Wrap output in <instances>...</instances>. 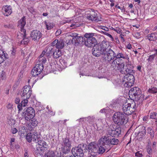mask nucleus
I'll list each match as a JSON object with an SVG mask.
<instances>
[{
  "label": "nucleus",
  "instance_id": "21",
  "mask_svg": "<svg viewBox=\"0 0 157 157\" xmlns=\"http://www.w3.org/2000/svg\"><path fill=\"white\" fill-rule=\"evenodd\" d=\"M97 43V40L95 38V40H93L89 39V40H85L84 44L88 47H92L96 45Z\"/></svg>",
  "mask_w": 157,
  "mask_h": 157
},
{
  "label": "nucleus",
  "instance_id": "61",
  "mask_svg": "<svg viewBox=\"0 0 157 157\" xmlns=\"http://www.w3.org/2000/svg\"><path fill=\"white\" fill-rule=\"evenodd\" d=\"M84 119L85 120V118H80L79 119L77 120V121H78L79 122H81L82 121H83Z\"/></svg>",
  "mask_w": 157,
  "mask_h": 157
},
{
  "label": "nucleus",
  "instance_id": "62",
  "mask_svg": "<svg viewBox=\"0 0 157 157\" xmlns=\"http://www.w3.org/2000/svg\"><path fill=\"white\" fill-rule=\"evenodd\" d=\"M20 101V99L18 98H16L15 100V103L17 104H18Z\"/></svg>",
  "mask_w": 157,
  "mask_h": 157
},
{
  "label": "nucleus",
  "instance_id": "22",
  "mask_svg": "<svg viewBox=\"0 0 157 157\" xmlns=\"http://www.w3.org/2000/svg\"><path fill=\"white\" fill-rule=\"evenodd\" d=\"M134 66L131 63L127 64L125 68L124 74H131L133 71Z\"/></svg>",
  "mask_w": 157,
  "mask_h": 157
},
{
  "label": "nucleus",
  "instance_id": "59",
  "mask_svg": "<svg viewBox=\"0 0 157 157\" xmlns=\"http://www.w3.org/2000/svg\"><path fill=\"white\" fill-rule=\"evenodd\" d=\"M149 30L147 29L144 30V33L145 35H147L149 33Z\"/></svg>",
  "mask_w": 157,
  "mask_h": 157
},
{
  "label": "nucleus",
  "instance_id": "2",
  "mask_svg": "<svg viewBox=\"0 0 157 157\" xmlns=\"http://www.w3.org/2000/svg\"><path fill=\"white\" fill-rule=\"evenodd\" d=\"M106 48V51L104 53L103 57L105 60L111 65L112 68H115L116 67V64L114 63L113 62L114 60H115V58H116V54L113 50L108 48L107 43Z\"/></svg>",
  "mask_w": 157,
  "mask_h": 157
},
{
  "label": "nucleus",
  "instance_id": "63",
  "mask_svg": "<svg viewBox=\"0 0 157 157\" xmlns=\"http://www.w3.org/2000/svg\"><path fill=\"white\" fill-rule=\"evenodd\" d=\"M46 52H45V51H43L42 53L40 55V57H43V56H44V55H45V54Z\"/></svg>",
  "mask_w": 157,
  "mask_h": 157
},
{
  "label": "nucleus",
  "instance_id": "16",
  "mask_svg": "<svg viewBox=\"0 0 157 157\" xmlns=\"http://www.w3.org/2000/svg\"><path fill=\"white\" fill-rule=\"evenodd\" d=\"M109 136H106V134L105 136H102L98 140L100 145H103V146H105L106 145L109 146Z\"/></svg>",
  "mask_w": 157,
  "mask_h": 157
},
{
  "label": "nucleus",
  "instance_id": "15",
  "mask_svg": "<svg viewBox=\"0 0 157 157\" xmlns=\"http://www.w3.org/2000/svg\"><path fill=\"white\" fill-rule=\"evenodd\" d=\"M52 46H55L57 49H62L64 46V42L62 40H55L52 44Z\"/></svg>",
  "mask_w": 157,
  "mask_h": 157
},
{
  "label": "nucleus",
  "instance_id": "7",
  "mask_svg": "<svg viewBox=\"0 0 157 157\" xmlns=\"http://www.w3.org/2000/svg\"><path fill=\"white\" fill-rule=\"evenodd\" d=\"M121 131V128H114L112 126H110L108 128L106 132V136L117 137L120 134Z\"/></svg>",
  "mask_w": 157,
  "mask_h": 157
},
{
  "label": "nucleus",
  "instance_id": "6",
  "mask_svg": "<svg viewBox=\"0 0 157 157\" xmlns=\"http://www.w3.org/2000/svg\"><path fill=\"white\" fill-rule=\"evenodd\" d=\"M135 103H125L122 106V110L124 114L127 115H129L132 114L136 110Z\"/></svg>",
  "mask_w": 157,
  "mask_h": 157
},
{
  "label": "nucleus",
  "instance_id": "19",
  "mask_svg": "<svg viewBox=\"0 0 157 157\" xmlns=\"http://www.w3.org/2000/svg\"><path fill=\"white\" fill-rule=\"evenodd\" d=\"M2 12L4 16H8L12 13L11 7L10 6H3L2 9Z\"/></svg>",
  "mask_w": 157,
  "mask_h": 157
},
{
  "label": "nucleus",
  "instance_id": "1",
  "mask_svg": "<svg viewBox=\"0 0 157 157\" xmlns=\"http://www.w3.org/2000/svg\"><path fill=\"white\" fill-rule=\"evenodd\" d=\"M111 149L108 145L105 146L98 144L95 142L90 143L88 147V153L87 157H96L97 153L102 154L106 151L107 152Z\"/></svg>",
  "mask_w": 157,
  "mask_h": 157
},
{
  "label": "nucleus",
  "instance_id": "54",
  "mask_svg": "<svg viewBox=\"0 0 157 157\" xmlns=\"http://www.w3.org/2000/svg\"><path fill=\"white\" fill-rule=\"evenodd\" d=\"M61 33V30L60 29H59L56 32L55 34L56 36H57Z\"/></svg>",
  "mask_w": 157,
  "mask_h": 157
},
{
  "label": "nucleus",
  "instance_id": "29",
  "mask_svg": "<svg viewBox=\"0 0 157 157\" xmlns=\"http://www.w3.org/2000/svg\"><path fill=\"white\" fill-rule=\"evenodd\" d=\"M146 38L150 41H155L156 40V34L155 33H153L148 35L146 36Z\"/></svg>",
  "mask_w": 157,
  "mask_h": 157
},
{
  "label": "nucleus",
  "instance_id": "42",
  "mask_svg": "<svg viewBox=\"0 0 157 157\" xmlns=\"http://www.w3.org/2000/svg\"><path fill=\"white\" fill-rule=\"evenodd\" d=\"M95 120V118L94 117H87L85 118V120H86L89 122L91 123L94 122Z\"/></svg>",
  "mask_w": 157,
  "mask_h": 157
},
{
  "label": "nucleus",
  "instance_id": "5",
  "mask_svg": "<svg viewBox=\"0 0 157 157\" xmlns=\"http://www.w3.org/2000/svg\"><path fill=\"white\" fill-rule=\"evenodd\" d=\"M35 141L38 143L36 145L37 149L38 150L42 151H43L45 150L47 147V145L46 142L44 140H41V138L39 136H38L37 133H35L34 134Z\"/></svg>",
  "mask_w": 157,
  "mask_h": 157
},
{
  "label": "nucleus",
  "instance_id": "50",
  "mask_svg": "<svg viewBox=\"0 0 157 157\" xmlns=\"http://www.w3.org/2000/svg\"><path fill=\"white\" fill-rule=\"evenodd\" d=\"M135 156L137 157H141L143 155L141 151H138L136 153Z\"/></svg>",
  "mask_w": 157,
  "mask_h": 157
},
{
  "label": "nucleus",
  "instance_id": "47",
  "mask_svg": "<svg viewBox=\"0 0 157 157\" xmlns=\"http://www.w3.org/2000/svg\"><path fill=\"white\" fill-rule=\"evenodd\" d=\"M4 26L5 28L8 29H12L14 28L13 25L12 24L4 25Z\"/></svg>",
  "mask_w": 157,
  "mask_h": 157
},
{
  "label": "nucleus",
  "instance_id": "51",
  "mask_svg": "<svg viewBox=\"0 0 157 157\" xmlns=\"http://www.w3.org/2000/svg\"><path fill=\"white\" fill-rule=\"evenodd\" d=\"M32 125H33V128H34L35 126H36L37 124V121H33V120L31 121V122L30 123Z\"/></svg>",
  "mask_w": 157,
  "mask_h": 157
},
{
  "label": "nucleus",
  "instance_id": "13",
  "mask_svg": "<svg viewBox=\"0 0 157 157\" xmlns=\"http://www.w3.org/2000/svg\"><path fill=\"white\" fill-rule=\"evenodd\" d=\"M124 76L123 82L125 86L128 87L132 85V82L133 81L134 76L131 74H126Z\"/></svg>",
  "mask_w": 157,
  "mask_h": 157
},
{
  "label": "nucleus",
  "instance_id": "38",
  "mask_svg": "<svg viewBox=\"0 0 157 157\" xmlns=\"http://www.w3.org/2000/svg\"><path fill=\"white\" fill-rule=\"evenodd\" d=\"M31 74L33 76H36L40 74V73L39 72L37 68L34 67L31 72Z\"/></svg>",
  "mask_w": 157,
  "mask_h": 157
},
{
  "label": "nucleus",
  "instance_id": "23",
  "mask_svg": "<svg viewBox=\"0 0 157 157\" xmlns=\"http://www.w3.org/2000/svg\"><path fill=\"white\" fill-rule=\"evenodd\" d=\"M120 62H117V63L116 65V67L114 68V69H117L122 74L125 73V68L124 64L123 63H120Z\"/></svg>",
  "mask_w": 157,
  "mask_h": 157
},
{
  "label": "nucleus",
  "instance_id": "39",
  "mask_svg": "<svg viewBox=\"0 0 157 157\" xmlns=\"http://www.w3.org/2000/svg\"><path fill=\"white\" fill-rule=\"evenodd\" d=\"M150 93L155 94L157 93V88L155 87H151L148 91Z\"/></svg>",
  "mask_w": 157,
  "mask_h": 157
},
{
  "label": "nucleus",
  "instance_id": "60",
  "mask_svg": "<svg viewBox=\"0 0 157 157\" xmlns=\"http://www.w3.org/2000/svg\"><path fill=\"white\" fill-rule=\"evenodd\" d=\"M12 104L9 103L7 106V108L8 109H11L12 108Z\"/></svg>",
  "mask_w": 157,
  "mask_h": 157
},
{
  "label": "nucleus",
  "instance_id": "44",
  "mask_svg": "<svg viewBox=\"0 0 157 157\" xmlns=\"http://www.w3.org/2000/svg\"><path fill=\"white\" fill-rule=\"evenodd\" d=\"M23 99L21 102V106L25 107L26 106L28 102V99L22 98Z\"/></svg>",
  "mask_w": 157,
  "mask_h": 157
},
{
  "label": "nucleus",
  "instance_id": "4",
  "mask_svg": "<svg viewBox=\"0 0 157 157\" xmlns=\"http://www.w3.org/2000/svg\"><path fill=\"white\" fill-rule=\"evenodd\" d=\"M106 42L104 40L101 43L94 46L92 51L93 55L96 57H99L101 55H103L106 51Z\"/></svg>",
  "mask_w": 157,
  "mask_h": 157
},
{
  "label": "nucleus",
  "instance_id": "53",
  "mask_svg": "<svg viewBox=\"0 0 157 157\" xmlns=\"http://www.w3.org/2000/svg\"><path fill=\"white\" fill-rule=\"evenodd\" d=\"M147 151L149 154H151L152 152V150L151 148L150 147H148L147 149Z\"/></svg>",
  "mask_w": 157,
  "mask_h": 157
},
{
  "label": "nucleus",
  "instance_id": "55",
  "mask_svg": "<svg viewBox=\"0 0 157 157\" xmlns=\"http://www.w3.org/2000/svg\"><path fill=\"white\" fill-rule=\"evenodd\" d=\"M101 28L103 30L106 31H108L109 30L108 28L105 26H102Z\"/></svg>",
  "mask_w": 157,
  "mask_h": 157
},
{
  "label": "nucleus",
  "instance_id": "40",
  "mask_svg": "<svg viewBox=\"0 0 157 157\" xmlns=\"http://www.w3.org/2000/svg\"><path fill=\"white\" fill-rule=\"evenodd\" d=\"M150 118L151 119H157V113L155 112H152L150 114Z\"/></svg>",
  "mask_w": 157,
  "mask_h": 157
},
{
  "label": "nucleus",
  "instance_id": "25",
  "mask_svg": "<svg viewBox=\"0 0 157 157\" xmlns=\"http://www.w3.org/2000/svg\"><path fill=\"white\" fill-rule=\"evenodd\" d=\"M24 113L31 116V117H34L35 116V112L33 108L32 107H29L27 108Z\"/></svg>",
  "mask_w": 157,
  "mask_h": 157
},
{
  "label": "nucleus",
  "instance_id": "33",
  "mask_svg": "<svg viewBox=\"0 0 157 157\" xmlns=\"http://www.w3.org/2000/svg\"><path fill=\"white\" fill-rule=\"evenodd\" d=\"M44 23L48 30H50L53 27L54 25L53 23L47 21H45L44 22Z\"/></svg>",
  "mask_w": 157,
  "mask_h": 157
},
{
  "label": "nucleus",
  "instance_id": "45",
  "mask_svg": "<svg viewBox=\"0 0 157 157\" xmlns=\"http://www.w3.org/2000/svg\"><path fill=\"white\" fill-rule=\"evenodd\" d=\"M46 59L45 57H39L38 59L39 63H45L46 61Z\"/></svg>",
  "mask_w": 157,
  "mask_h": 157
},
{
  "label": "nucleus",
  "instance_id": "30",
  "mask_svg": "<svg viewBox=\"0 0 157 157\" xmlns=\"http://www.w3.org/2000/svg\"><path fill=\"white\" fill-rule=\"evenodd\" d=\"M36 132H33V134L34 135L33 137V135H32V133H28L27 134L26 136V138L28 141L29 142H31L32 139H33V141H35L34 136H35L34 135V134Z\"/></svg>",
  "mask_w": 157,
  "mask_h": 157
},
{
  "label": "nucleus",
  "instance_id": "57",
  "mask_svg": "<svg viewBox=\"0 0 157 157\" xmlns=\"http://www.w3.org/2000/svg\"><path fill=\"white\" fill-rule=\"evenodd\" d=\"M134 36L136 38H139L140 36V34L139 33H135Z\"/></svg>",
  "mask_w": 157,
  "mask_h": 157
},
{
  "label": "nucleus",
  "instance_id": "48",
  "mask_svg": "<svg viewBox=\"0 0 157 157\" xmlns=\"http://www.w3.org/2000/svg\"><path fill=\"white\" fill-rule=\"evenodd\" d=\"M27 126L28 127V129L30 131H32L34 128L33 127V125L30 123L27 124Z\"/></svg>",
  "mask_w": 157,
  "mask_h": 157
},
{
  "label": "nucleus",
  "instance_id": "28",
  "mask_svg": "<svg viewBox=\"0 0 157 157\" xmlns=\"http://www.w3.org/2000/svg\"><path fill=\"white\" fill-rule=\"evenodd\" d=\"M94 33H86L84 35V37L86 38V40H89V39L93 40H95V38L94 37Z\"/></svg>",
  "mask_w": 157,
  "mask_h": 157
},
{
  "label": "nucleus",
  "instance_id": "52",
  "mask_svg": "<svg viewBox=\"0 0 157 157\" xmlns=\"http://www.w3.org/2000/svg\"><path fill=\"white\" fill-rule=\"evenodd\" d=\"M11 51V56H14L16 54V50L13 48L12 49Z\"/></svg>",
  "mask_w": 157,
  "mask_h": 157
},
{
  "label": "nucleus",
  "instance_id": "46",
  "mask_svg": "<svg viewBox=\"0 0 157 157\" xmlns=\"http://www.w3.org/2000/svg\"><path fill=\"white\" fill-rule=\"evenodd\" d=\"M6 75L5 72L2 71V73L0 74V79H4L6 78Z\"/></svg>",
  "mask_w": 157,
  "mask_h": 157
},
{
  "label": "nucleus",
  "instance_id": "49",
  "mask_svg": "<svg viewBox=\"0 0 157 157\" xmlns=\"http://www.w3.org/2000/svg\"><path fill=\"white\" fill-rule=\"evenodd\" d=\"M143 129L144 130L141 132L140 133V135L141 134V136H144L146 134V130L145 127L143 126Z\"/></svg>",
  "mask_w": 157,
  "mask_h": 157
},
{
  "label": "nucleus",
  "instance_id": "8",
  "mask_svg": "<svg viewBox=\"0 0 157 157\" xmlns=\"http://www.w3.org/2000/svg\"><path fill=\"white\" fill-rule=\"evenodd\" d=\"M69 36L72 37V42L75 43L76 45L82 44L85 40V39L83 37L78 36V34L76 33H71Z\"/></svg>",
  "mask_w": 157,
  "mask_h": 157
},
{
  "label": "nucleus",
  "instance_id": "12",
  "mask_svg": "<svg viewBox=\"0 0 157 157\" xmlns=\"http://www.w3.org/2000/svg\"><path fill=\"white\" fill-rule=\"evenodd\" d=\"M121 58L128 61L129 59L128 56L126 53L119 52L116 55V58H115V60L113 61V63L117 65V62H120L122 60Z\"/></svg>",
  "mask_w": 157,
  "mask_h": 157
},
{
  "label": "nucleus",
  "instance_id": "14",
  "mask_svg": "<svg viewBox=\"0 0 157 157\" xmlns=\"http://www.w3.org/2000/svg\"><path fill=\"white\" fill-rule=\"evenodd\" d=\"M42 36L41 33L39 30H33L30 34L31 37L34 41H38Z\"/></svg>",
  "mask_w": 157,
  "mask_h": 157
},
{
  "label": "nucleus",
  "instance_id": "10",
  "mask_svg": "<svg viewBox=\"0 0 157 157\" xmlns=\"http://www.w3.org/2000/svg\"><path fill=\"white\" fill-rule=\"evenodd\" d=\"M62 145L63 153H66L70 151L71 148V143L68 138L66 137L63 139Z\"/></svg>",
  "mask_w": 157,
  "mask_h": 157
},
{
  "label": "nucleus",
  "instance_id": "3",
  "mask_svg": "<svg viewBox=\"0 0 157 157\" xmlns=\"http://www.w3.org/2000/svg\"><path fill=\"white\" fill-rule=\"evenodd\" d=\"M114 122L120 125L125 124L128 121L127 117L121 112H117L114 113L113 117Z\"/></svg>",
  "mask_w": 157,
  "mask_h": 157
},
{
  "label": "nucleus",
  "instance_id": "36",
  "mask_svg": "<svg viewBox=\"0 0 157 157\" xmlns=\"http://www.w3.org/2000/svg\"><path fill=\"white\" fill-rule=\"evenodd\" d=\"M34 67L37 68V69H38V71H39V72H40L41 73L43 69L44 66L43 63H39L37 64L36 65V66Z\"/></svg>",
  "mask_w": 157,
  "mask_h": 157
},
{
  "label": "nucleus",
  "instance_id": "64",
  "mask_svg": "<svg viewBox=\"0 0 157 157\" xmlns=\"http://www.w3.org/2000/svg\"><path fill=\"white\" fill-rule=\"evenodd\" d=\"M106 110V109L105 108H104L101 109L100 110V112L101 113H105Z\"/></svg>",
  "mask_w": 157,
  "mask_h": 157
},
{
  "label": "nucleus",
  "instance_id": "37",
  "mask_svg": "<svg viewBox=\"0 0 157 157\" xmlns=\"http://www.w3.org/2000/svg\"><path fill=\"white\" fill-rule=\"evenodd\" d=\"M155 56V55L154 54L149 56L148 58L147 59V60L149 63V65H151V63L153 62Z\"/></svg>",
  "mask_w": 157,
  "mask_h": 157
},
{
  "label": "nucleus",
  "instance_id": "18",
  "mask_svg": "<svg viewBox=\"0 0 157 157\" xmlns=\"http://www.w3.org/2000/svg\"><path fill=\"white\" fill-rule=\"evenodd\" d=\"M26 24L25 17L23 16L18 22V26L21 28V32L25 33L26 30L24 29V26Z\"/></svg>",
  "mask_w": 157,
  "mask_h": 157
},
{
  "label": "nucleus",
  "instance_id": "27",
  "mask_svg": "<svg viewBox=\"0 0 157 157\" xmlns=\"http://www.w3.org/2000/svg\"><path fill=\"white\" fill-rule=\"evenodd\" d=\"M22 117H19V119L20 120H22L24 118L25 120L28 121H29L30 120L32 119L34 117H31L30 115L27 114L24 112H23L22 114Z\"/></svg>",
  "mask_w": 157,
  "mask_h": 157
},
{
  "label": "nucleus",
  "instance_id": "9",
  "mask_svg": "<svg viewBox=\"0 0 157 157\" xmlns=\"http://www.w3.org/2000/svg\"><path fill=\"white\" fill-rule=\"evenodd\" d=\"M83 146L82 147L81 145H79L78 147L73 148L71 149V152L73 155L75 157H83Z\"/></svg>",
  "mask_w": 157,
  "mask_h": 157
},
{
  "label": "nucleus",
  "instance_id": "20",
  "mask_svg": "<svg viewBox=\"0 0 157 157\" xmlns=\"http://www.w3.org/2000/svg\"><path fill=\"white\" fill-rule=\"evenodd\" d=\"M129 94L134 95L135 97L139 95L140 94V91L139 87H134L131 88L129 90Z\"/></svg>",
  "mask_w": 157,
  "mask_h": 157
},
{
  "label": "nucleus",
  "instance_id": "35",
  "mask_svg": "<svg viewBox=\"0 0 157 157\" xmlns=\"http://www.w3.org/2000/svg\"><path fill=\"white\" fill-rule=\"evenodd\" d=\"M21 36L23 38V39L22 41V42L24 44H28L29 42V40L28 38L26 37V33H21Z\"/></svg>",
  "mask_w": 157,
  "mask_h": 157
},
{
  "label": "nucleus",
  "instance_id": "58",
  "mask_svg": "<svg viewBox=\"0 0 157 157\" xmlns=\"http://www.w3.org/2000/svg\"><path fill=\"white\" fill-rule=\"evenodd\" d=\"M17 132V130L15 128H13L12 130V132L13 134H15Z\"/></svg>",
  "mask_w": 157,
  "mask_h": 157
},
{
  "label": "nucleus",
  "instance_id": "11",
  "mask_svg": "<svg viewBox=\"0 0 157 157\" xmlns=\"http://www.w3.org/2000/svg\"><path fill=\"white\" fill-rule=\"evenodd\" d=\"M31 93L32 90L30 86L27 85L24 86L21 94L22 98L29 99L31 95Z\"/></svg>",
  "mask_w": 157,
  "mask_h": 157
},
{
  "label": "nucleus",
  "instance_id": "17",
  "mask_svg": "<svg viewBox=\"0 0 157 157\" xmlns=\"http://www.w3.org/2000/svg\"><path fill=\"white\" fill-rule=\"evenodd\" d=\"M86 18L89 21H94L95 22L101 21V18H98V17H97V14L95 13H93L92 14H87L86 16Z\"/></svg>",
  "mask_w": 157,
  "mask_h": 157
},
{
  "label": "nucleus",
  "instance_id": "34",
  "mask_svg": "<svg viewBox=\"0 0 157 157\" xmlns=\"http://www.w3.org/2000/svg\"><path fill=\"white\" fill-rule=\"evenodd\" d=\"M52 46H47L45 48L46 54L48 56H49V55L51 54H52V53L54 52Z\"/></svg>",
  "mask_w": 157,
  "mask_h": 157
},
{
  "label": "nucleus",
  "instance_id": "43",
  "mask_svg": "<svg viewBox=\"0 0 157 157\" xmlns=\"http://www.w3.org/2000/svg\"><path fill=\"white\" fill-rule=\"evenodd\" d=\"M8 123L10 125H13L15 123V120L13 119L10 118L8 121Z\"/></svg>",
  "mask_w": 157,
  "mask_h": 157
},
{
  "label": "nucleus",
  "instance_id": "41",
  "mask_svg": "<svg viewBox=\"0 0 157 157\" xmlns=\"http://www.w3.org/2000/svg\"><path fill=\"white\" fill-rule=\"evenodd\" d=\"M45 157H55V153L52 151H49L46 154Z\"/></svg>",
  "mask_w": 157,
  "mask_h": 157
},
{
  "label": "nucleus",
  "instance_id": "56",
  "mask_svg": "<svg viewBox=\"0 0 157 157\" xmlns=\"http://www.w3.org/2000/svg\"><path fill=\"white\" fill-rule=\"evenodd\" d=\"M106 35H107L110 38H111V40H113V37H112V36L110 34L108 33L106 34Z\"/></svg>",
  "mask_w": 157,
  "mask_h": 157
},
{
  "label": "nucleus",
  "instance_id": "24",
  "mask_svg": "<svg viewBox=\"0 0 157 157\" xmlns=\"http://www.w3.org/2000/svg\"><path fill=\"white\" fill-rule=\"evenodd\" d=\"M8 58V55L3 50L0 49V64L3 63L5 60Z\"/></svg>",
  "mask_w": 157,
  "mask_h": 157
},
{
  "label": "nucleus",
  "instance_id": "26",
  "mask_svg": "<svg viewBox=\"0 0 157 157\" xmlns=\"http://www.w3.org/2000/svg\"><path fill=\"white\" fill-rule=\"evenodd\" d=\"M53 55L54 58L56 59L59 58L62 55L61 50L59 49H56L53 52Z\"/></svg>",
  "mask_w": 157,
  "mask_h": 157
},
{
  "label": "nucleus",
  "instance_id": "32",
  "mask_svg": "<svg viewBox=\"0 0 157 157\" xmlns=\"http://www.w3.org/2000/svg\"><path fill=\"white\" fill-rule=\"evenodd\" d=\"M146 130L147 133L150 134V138H153L154 136V132L152 128L148 127L147 128Z\"/></svg>",
  "mask_w": 157,
  "mask_h": 157
},
{
  "label": "nucleus",
  "instance_id": "31",
  "mask_svg": "<svg viewBox=\"0 0 157 157\" xmlns=\"http://www.w3.org/2000/svg\"><path fill=\"white\" fill-rule=\"evenodd\" d=\"M119 140L116 138H113L112 139L109 138V146L110 145H116L118 144Z\"/></svg>",
  "mask_w": 157,
  "mask_h": 157
}]
</instances>
